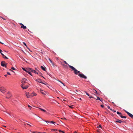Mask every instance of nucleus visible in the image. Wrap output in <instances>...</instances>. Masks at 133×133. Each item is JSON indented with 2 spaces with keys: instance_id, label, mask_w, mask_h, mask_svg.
Masks as SVG:
<instances>
[{
  "instance_id": "1",
  "label": "nucleus",
  "mask_w": 133,
  "mask_h": 133,
  "mask_svg": "<svg viewBox=\"0 0 133 133\" xmlns=\"http://www.w3.org/2000/svg\"><path fill=\"white\" fill-rule=\"evenodd\" d=\"M69 67L73 71H74V72L76 75H78L81 78H84L85 79L87 78L86 76H85L83 74H80V72L79 71H78L73 66L69 65L68 64Z\"/></svg>"
},
{
  "instance_id": "2",
  "label": "nucleus",
  "mask_w": 133,
  "mask_h": 133,
  "mask_svg": "<svg viewBox=\"0 0 133 133\" xmlns=\"http://www.w3.org/2000/svg\"><path fill=\"white\" fill-rule=\"evenodd\" d=\"M36 94L34 93L30 94L29 92H26V95L28 98L32 97L34 96H36Z\"/></svg>"
},
{
  "instance_id": "3",
  "label": "nucleus",
  "mask_w": 133,
  "mask_h": 133,
  "mask_svg": "<svg viewBox=\"0 0 133 133\" xmlns=\"http://www.w3.org/2000/svg\"><path fill=\"white\" fill-rule=\"evenodd\" d=\"M0 91L4 93L6 91V89L3 87H0Z\"/></svg>"
},
{
  "instance_id": "4",
  "label": "nucleus",
  "mask_w": 133,
  "mask_h": 133,
  "mask_svg": "<svg viewBox=\"0 0 133 133\" xmlns=\"http://www.w3.org/2000/svg\"><path fill=\"white\" fill-rule=\"evenodd\" d=\"M6 64H6V63L5 61H2L1 65L2 66H4L6 68L7 67L6 66Z\"/></svg>"
},
{
  "instance_id": "5",
  "label": "nucleus",
  "mask_w": 133,
  "mask_h": 133,
  "mask_svg": "<svg viewBox=\"0 0 133 133\" xmlns=\"http://www.w3.org/2000/svg\"><path fill=\"white\" fill-rule=\"evenodd\" d=\"M125 111L127 113L128 115L132 118L133 119V115L131 114H130L129 112H128L127 111L125 110Z\"/></svg>"
},
{
  "instance_id": "6",
  "label": "nucleus",
  "mask_w": 133,
  "mask_h": 133,
  "mask_svg": "<svg viewBox=\"0 0 133 133\" xmlns=\"http://www.w3.org/2000/svg\"><path fill=\"white\" fill-rule=\"evenodd\" d=\"M20 25H21V28H23L24 29H25L26 28V27L25 26H24V25L22 23H20Z\"/></svg>"
},
{
  "instance_id": "7",
  "label": "nucleus",
  "mask_w": 133,
  "mask_h": 133,
  "mask_svg": "<svg viewBox=\"0 0 133 133\" xmlns=\"http://www.w3.org/2000/svg\"><path fill=\"white\" fill-rule=\"evenodd\" d=\"M116 122L119 123H121L122 122H123L119 119H117L116 121Z\"/></svg>"
},
{
  "instance_id": "8",
  "label": "nucleus",
  "mask_w": 133,
  "mask_h": 133,
  "mask_svg": "<svg viewBox=\"0 0 133 133\" xmlns=\"http://www.w3.org/2000/svg\"><path fill=\"white\" fill-rule=\"evenodd\" d=\"M36 81L41 83H43V82H42V80L40 79H36Z\"/></svg>"
},
{
  "instance_id": "9",
  "label": "nucleus",
  "mask_w": 133,
  "mask_h": 133,
  "mask_svg": "<svg viewBox=\"0 0 133 133\" xmlns=\"http://www.w3.org/2000/svg\"><path fill=\"white\" fill-rule=\"evenodd\" d=\"M22 82V83L21 85V87H23L24 86L25 83H26V82L25 81H24V82Z\"/></svg>"
},
{
  "instance_id": "10",
  "label": "nucleus",
  "mask_w": 133,
  "mask_h": 133,
  "mask_svg": "<svg viewBox=\"0 0 133 133\" xmlns=\"http://www.w3.org/2000/svg\"><path fill=\"white\" fill-rule=\"evenodd\" d=\"M24 87H22L23 89H25L27 88L28 87V85H24Z\"/></svg>"
},
{
  "instance_id": "11",
  "label": "nucleus",
  "mask_w": 133,
  "mask_h": 133,
  "mask_svg": "<svg viewBox=\"0 0 133 133\" xmlns=\"http://www.w3.org/2000/svg\"><path fill=\"white\" fill-rule=\"evenodd\" d=\"M31 72H32L33 73H34L35 74H39V73L38 72H37L35 70H32V71H31Z\"/></svg>"
},
{
  "instance_id": "12",
  "label": "nucleus",
  "mask_w": 133,
  "mask_h": 133,
  "mask_svg": "<svg viewBox=\"0 0 133 133\" xmlns=\"http://www.w3.org/2000/svg\"><path fill=\"white\" fill-rule=\"evenodd\" d=\"M7 95L8 96L11 97L12 96V95L10 94L9 92H8L7 93Z\"/></svg>"
},
{
  "instance_id": "13",
  "label": "nucleus",
  "mask_w": 133,
  "mask_h": 133,
  "mask_svg": "<svg viewBox=\"0 0 133 133\" xmlns=\"http://www.w3.org/2000/svg\"><path fill=\"white\" fill-rule=\"evenodd\" d=\"M33 69L30 68H29L28 69H27V71H32V70Z\"/></svg>"
},
{
  "instance_id": "14",
  "label": "nucleus",
  "mask_w": 133,
  "mask_h": 133,
  "mask_svg": "<svg viewBox=\"0 0 133 133\" xmlns=\"http://www.w3.org/2000/svg\"><path fill=\"white\" fill-rule=\"evenodd\" d=\"M41 69L44 71H45L46 70L45 69L46 68L45 67L44 68L43 66H41Z\"/></svg>"
},
{
  "instance_id": "15",
  "label": "nucleus",
  "mask_w": 133,
  "mask_h": 133,
  "mask_svg": "<svg viewBox=\"0 0 133 133\" xmlns=\"http://www.w3.org/2000/svg\"><path fill=\"white\" fill-rule=\"evenodd\" d=\"M51 131L53 132H55L57 133V132H56V131H57V129H51Z\"/></svg>"
},
{
  "instance_id": "16",
  "label": "nucleus",
  "mask_w": 133,
  "mask_h": 133,
  "mask_svg": "<svg viewBox=\"0 0 133 133\" xmlns=\"http://www.w3.org/2000/svg\"><path fill=\"white\" fill-rule=\"evenodd\" d=\"M120 117L122 118H126V117L125 116H123L122 115L121 116H120Z\"/></svg>"
},
{
  "instance_id": "17",
  "label": "nucleus",
  "mask_w": 133,
  "mask_h": 133,
  "mask_svg": "<svg viewBox=\"0 0 133 133\" xmlns=\"http://www.w3.org/2000/svg\"><path fill=\"white\" fill-rule=\"evenodd\" d=\"M117 114H118L120 116H121L122 115V114L121 113L119 112L118 111L117 112Z\"/></svg>"
},
{
  "instance_id": "18",
  "label": "nucleus",
  "mask_w": 133,
  "mask_h": 133,
  "mask_svg": "<svg viewBox=\"0 0 133 133\" xmlns=\"http://www.w3.org/2000/svg\"><path fill=\"white\" fill-rule=\"evenodd\" d=\"M42 111L45 112H46V111L44 109H42L41 108H39Z\"/></svg>"
},
{
  "instance_id": "19",
  "label": "nucleus",
  "mask_w": 133,
  "mask_h": 133,
  "mask_svg": "<svg viewBox=\"0 0 133 133\" xmlns=\"http://www.w3.org/2000/svg\"><path fill=\"white\" fill-rule=\"evenodd\" d=\"M49 61H50V62H51V63H52V65L54 66V67L55 66L54 64L53 63H52V61L50 59H49Z\"/></svg>"
},
{
  "instance_id": "20",
  "label": "nucleus",
  "mask_w": 133,
  "mask_h": 133,
  "mask_svg": "<svg viewBox=\"0 0 133 133\" xmlns=\"http://www.w3.org/2000/svg\"><path fill=\"white\" fill-rule=\"evenodd\" d=\"M2 51L0 49V53L3 56H4V55L2 53Z\"/></svg>"
},
{
  "instance_id": "21",
  "label": "nucleus",
  "mask_w": 133,
  "mask_h": 133,
  "mask_svg": "<svg viewBox=\"0 0 133 133\" xmlns=\"http://www.w3.org/2000/svg\"><path fill=\"white\" fill-rule=\"evenodd\" d=\"M93 92H94V93H95L96 94H97V91L95 90H94Z\"/></svg>"
},
{
  "instance_id": "22",
  "label": "nucleus",
  "mask_w": 133,
  "mask_h": 133,
  "mask_svg": "<svg viewBox=\"0 0 133 133\" xmlns=\"http://www.w3.org/2000/svg\"><path fill=\"white\" fill-rule=\"evenodd\" d=\"M45 92H44V91H42V92H41L42 94H43V95H45Z\"/></svg>"
},
{
  "instance_id": "23",
  "label": "nucleus",
  "mask_w": 133,
  "mask_h": 133,
  "mask_svg": "<svg viewBox=\"0 0 133 133\" xmlns=\"http://www.w3.org/2000/svg\"><path fill=\"white\" fill-rule=\"evenodd\" d=\"M22 69H23V70H24V71H26V72H27V70H26L25 68H22Z\"/></svg>"
},
{
  "instance_id": "24",
  "label": "nucleus",
  "mask_w": 133,
  "mask_h": 133,
  "mask_svg": "<svg viewBox=\"0 0 133 133\" xmlns=\"http://www.w3.org/2000/svg\"><path fill=\"white\" fill-rule=\"evenodd\" d=\"M58 81L60 82L61 83H62L63 85L64 86H65V85H64V84L63 83V82H62L61 81Z\"/></svg>"
},
{
  "instance_id": "25",
  "label": "nucleus",
  "mask_w": 133,
  "mask_h": 133,
  "mask_svg": "<svg viewBox=\"0 0 133 133\" xmlns=\"http://www.w3.org/2000/svg\"><path fill=\"white\" fill-rule=\"evenodd\" d=\"M58 131H59V132H62L63 133H65V132H64V131H62L61 130H58Z\"/></svg>"
},
{
  "instance_id": "26",
  "label": "nucleus",
  "mask_w": 133,
  "mask_h": 133,
  "mask_svg": "<svg viewBox=\"0 0 133 133\" xmlns=\"http://www.w3.org/2000/svg\"><path fill=\"white\" fill-rule=\"evenodd\" d=\"M3 56V57L4 58H6V59H8V58H7V57H6L4 55V56Z\"/></svg>"
},
{
  "instance_id": "27",
  "label": "nucleus",
  "mask_w": 133,
  "mask_h": 133,
  "mask_svg": "<svg viewBox=\"0 0 133 133\" xmlns=\"http://www.w3.org/2000/svg\"><path fill=\"white\" fill-rule=\"evenodd\" d=\"M27 72H28V74H29L30 75H31V73L30 71H27Z\"/></svg>"
},
{
  "instance_id": "28",
  "label": "nucleus",
  "mask_w": 133,
  "mask_h": 133,
  "mask_svg": "<svg viewBox=\"0 0 133 133\" xmlns=\"http://www.w3.org/2000/svg\"><path fill=\"white\" fill-rule=\"evenodd\" d=\"M96 99V100H99L101 101H102L100 99V98L99 97H97V99Z\"/></svg>"
},
{
  "instance_id": "29",
  "label": "nucleus",
  "mask_w": 133,
  "mask_h": 133,
  "mask_svg": "<svg viewBox=\"0 0 133 133\" xmlns=\"http://www.w3.org/2000/svg\"><path fill=\"white\" fill-rule=\"evenodd\" d=\"M23 44L26 47H27V45H26V44L25 42H23Z\"/></svg>"
},
{
  "instance_id": "30",
  "label": "nucleus",
  "mask_w": 133,
  "mask_h": 133,
  "mask_svg": "<svg viewBox=\"0 0 133 133\" xmlns=\"http://www.w3.org/2000/svg\"><path fill=\"white\" fill-rule=\"evenodd\" d=\"M11 69L14 70H16V69L14 67H12Z\"/></svg>"
},
{
  "instance_id": "31",
  "label": "nucleus",
  "mask_w": 133,
  "mask_h": 133,
  "mask_svg": "<svg viewBox=\"0 0 133 133\" xmlns=\"http://www.w3.org/2000/svg\"><path fill=\"white\" fill-rule=\"evenodd\" d=\"M38 73L39 74L38 75H39L41 76V75H42V74L40 72H39Z\"/></svg>"
},
{
  "instance_id": "32",
  "label": "nucleus",
  "mask_w": 133,
  "mask_h": 133,
  "mask_svg": "<svg viewBox=\"0 0 133 133\" xmlns=\"http://www.w3.org/2000/svg\"><path fill=\"white\" fill-rule=\"evenodd\" d=\"M50 122L51 123H53V124H54V123H55V122H54L53 121H51V122Z\"/></svg>"
},
{
  "instance_id": "33",
  "label": "nucleus",
  "mask_w": 133,
  "mask_h": 133,
  "mask_svg": "<svg viewBox=\"0 0 133 133\" xmlns=\"http://www.w3.org/2000/svg\"><path fill=\"white\" fill-rule=\"evenodd\" d=\"M7 74H8L9 75H11V74L9 72H7Z\"/></svg>"
},
{
  "instance_id": "34",
  "label": "nucleus",
  "mask_w": 133,
  "mask_h": 133,
  "mask_svg": "<svg viewBox=\"0 0 133 133\" xmlns=\"http://www.w3.org/2000/svg\"><path fill=\"white\" fill-rule=\"evenodd\" d=\"M98 127V128H101V125H99V126H98V127Z\"/></svg>"
},
{
  "instance_id": "35",
  "label": "nucleus",
  "mask_w": 133,
  "mask_h": 133,
  "mask_svg": "<svg viewBox=\"0 0 133 133\" xmlns=\"http://www.w3.org/2000/svg\"><path fill=\"white\" fill-rule=\"evenodd\" d=\"M85 92L86 94L88 95V96H90V95H89V94L88 93H87V92Z\"/></svg>"
},
{
  "instance_id": "36",
  "label": "nucleus",
  "mask_w": 133,
  "mask_h": 133,
  "mask_svg": "<svg viewBox=\"0 0 133 133\" xmlns=\"http://www.w3.org/2000/svg\"><path fill=\"white\" fill-rule=\"evenodd\" d=\"M64 62L66 64H67L68 65V64H68V63L66 62V61H64Z\"/></svg>"
},
{
  "instance_id": "37",
  "label": "nucleus",
  "mask_w": 133,
  "mask_h": 133,
  "mask_svg": "<svg viewBox=\"0 0 133 133\" xmlns=\"http://www.w3.org/2000/svg\"><path fill=\"white\" fill-rule=\"evenodd\" d=\"M23 79V81H26L27 80V79L25 78H24Z\"/></svg>"
},
{
  "instance_id": "38",
  "label": "nucleus",
  "mask_w": 133,
  "mask_h": 133,
  "mask_svg": "<svg viewBox=\"0 0 133 133\" xmlns=\"http://www.w3.org/2000/svg\"><path fill=\"white\" fill-rule=\"evenodd\" d=\"M11 97L10 96H8V97H6V98L8 99H9Z\"/></svg>"
},
{
  "instance_id": "39",
  "label": "nucleus",
  "mask_w": 133,
  "mask_h": 133,
  "mask_svg": "<svg viewBox=\"0 0 133 133\" xmlns=\"http://www.w3.org/2000/svg\"><path fill=\"white\" fill-rule=\"evenodd\" d=\"M107 107L109 109H110V107L108 105L107 106Z\"/></svg>"
},
{
  "instance_id": "40",
  "label": "nucleus",
  "mask_w": 133,
  "mask_h": 133,
  "mask_svg": "<svg viewBox=\"0 0 133 133\" xmlns=\"http://www.w3.org/2000/svg\"><path fill=\"white\" fill-rule=\"evenodd\" d=\"M101 106L102 108H104V106L103 105H101Z\"/></svg>"
},
{
  "instance_id": "41",
  "label": "nucleus",
  "mask_w": 133,
  "mask_h": 133,
  "mask_svg": "<svg viewBox=\"0 0 133 133\" xmlns=\"http://www.w3.org/2000/svg\"><path fill=\"white\" fill-rule=\"evenodd\" d=\"M43 91V90L42 89H40V91L41 92H42Z\"/></svg>"
},
{
  "instance_id": "42",
  "label": "nucleus",
  "mask_w": 133,
  "mask_h": 133,
  "mask_svg": "<svg viewBox=\"0 0 133 133\" xmlns=\"http://www.w3.org/2000/svg\"><path fill=\"white\" fill-rule=\"evenodd\" d=\"M45 121L46 122H48V123H50V122L49 121Z\"/></svg>"
},
{
  "instance_id": "43",
  "label": "nucleus",
  "mask_w": 133,
  "mask_h": 133,
  "mask_svg": "<svg viewBox=\"0 0 133 133\" xmlns=\"http://www.w3.org/2000/svg\"><path fill=\"white\" fill-rule=\"evenodd\" d=\"M112 111H113L114 112H116V111L114 110H113Z\"/></svg>"
},
{
  "instance_id": "44",
  "label": "nucleus",
  "mask_w": 133,
  "mask_h": 133,
  "mask_svg": "<svg viewBox=\"0 0 133 133\" xmlns=\"http://www.w3.org/2000/svg\"><path fill=\"white\" fill-rule=\"evenodd\" d=\"M69 107H70V108H73V107H72V106H69Z\"/></svg>"
},
{
  "instance_id": "45",
  "label": "nucleus",
  "mask_w": 133,
  "mask_h": 133,
  "mask_svg": "<svg viewBox=\"0 0 133 133\" xmlns=\"http://www.w3.org/2000/svg\"><path fill=\"white\" fill-rule=\"evenodd\" d=\"M89 98H94L93 97H92V96H90V97H89Z\"/></svg>"
},
{
  "instance_id": "46",
  "label": "nucleus",
  "mask_w": 133,
  "mask_h": 133,
  "mask_svg": "<svg viewBox=\"0 0 133 133\" xmlns=\"http://www.w3.org/2000/svg\"><path fill=\"white\" fill-rule=\"evenodd\" d=\"M1 17L3 19H4V20H6L4 18L2 17Z\"/></svg>"
},
{
  "instance_id": "47",
  "label": "nucleus",
  "mask_w": 133,
  "mask_h": 133,
  "mask_svg": "<svg viewBox=\"0 0 133 133\" xmlns=\"http://www.w3.org/2000/svg\"><path fill=\"white\" fill-rule=\"evenodd\" d=\"M27 124L28 125H29L30 126H31V125H30L29 124Z\"/></svg>"
},
{
  "instance_id": "48",
  "label": "nucleus",
  "mask_w": 133,
  "mask_h": 133,
  "mask_svg": "<svg viewBox=\"0 0 133 133\" xmlns=\"http://www.w3.org/2000/svg\"><path fill=\"white\" fill-rule=\"evenodd\" d=\"M0 43H1V44H3V43H2V42H1L0 41Z\"/></svg>"
},
{
  "instance_id": "49",
  "label": "nucleus",
  "mask_w": 133,
  "mask_h": 133,
  "mask_svg": "<svg viewBox=\"0 0 133 133\" xmlns=\"http://www.w3.org/2000/svg\"><path fill=\"white\" fill-rule=\"evenodd\" d=\"M63 119H65V120H66V118H65V117H64Z\"/></svg>"
},
{
  "instance_id": "50",
  "label": "nucleus",
  "mask_w": 133,
  "mask_h": 133,
  "mask_svg": "<svg viewBox=\"0 0 133 133\" xmlns=\"http://www.w3.org/2000/svg\"><path fill=\"white\" fill-rule=\"evenodd\" d=\"M28 107H31V106H30V105H28Z\"/></svg>"
},
{
  "instance_id": "51",
  "label": "nucleus",
  "mask_w": 133,
  "mask_h": 133,
  "mask_svg": "<svg viewBox=\"0 0 133 133\" xmlns=\"http://www.w3.org/2000/svg\"><path fill=\"white\" fill-rule=\"evenodd\" d=\"M7 75H4V76H5L6 77H7Z\"/></svg>"
},
{
  "instance_id": "52",
  "label": "nucleus",
  "mask_w": 133,
  "mask_h": 133,
  "mask_svg": "<svg viewBox=\"0 0 133 133\" xmlns=\"http://www.w3.org/2000/svg\"><path fill=\"white\" fill-rule=\"evenodd\" d=\"M3 126L5 127H6V126H4V125H3Z\"/></svg>"
},
{
  "instance_id": "53",
  "label": "nucleus",
  "mask_w": 133,
  "mask_h": 133,
  "mask_svg": "<svg viewBox=\"0 0 133 133\" xmlns=\"http://www.w3.org/2000/svg\"><path fill=\"white\" fill-rule=\"evenodd\" d=\"M110 110H112V109H111L110 108Z\"/></svg>"
},
{
  "instance_id": "54",
  "label": "nucleus",
  "mask_w": 133,
  "mask_h": 133,
  "mask_svg": "<svg viewBox=\"0 0 133 133\" xmlns=\"http://www.w3.org/2000/svg\"><path fill=\"white\" fill-rule=\"evenodd\" d=\"M74 133H77V132H75Z\"/></svg>"
},
{
  "instance_id": "55",
  "label": "nucleus",
  "mask_w": 133,
  "mask_h": 133,
  "mask_svg": "<svg viewBox=\"0 0 133 133\" xmlns=\"http://www.w3.org/2000/svg\"><path fill=\"white\" fill-rule=\"evenodd\" d=\"M10 70L11 71H13V72H14V71H12V70H11V69H10Z\"/></svg>"
},
{
  "instance_id": "56",
  "label": "nucleus",
  "mask_w": 133,
  "mask_h": 133,
  "mask_svg": "<svg viewBox=\"0 0 133 133\" xmlns=\"http://www.w3.org/2000/svg\"><path fill=\"white\" fill-rule=\"evenodd\" d=\"M79 99L80 100H81V98H79Z\"/></svg>"
},
{
  "instance_id": "57",
  "label": "nucleus",
  "mask_w": 133,
  "mask_h": 133,
  "mask_svg": "<svg viewBox=\"0 0 133 133\" xmlns=\"http://www.w3.org/2000/svg\"><path fill=\"white\" fill-rule=\"evenodd\" d=\"M35 69L36 70H37V69L36 68H35Z\"/></svg>"
},
{
  "instance_id": "58",
  "label": "nucleus",
  "mask_w": 133,
  "mask_h": 133,
  "mask_svg": "<svg viewBox=\"0 0 133 133\" xmlns=\"http://www.w3.org/2000/svg\"><path fill=\"white\" fill-rule=\"evenodd\" d=\"M43 83V84H45V83Z\"/></svg>"
},
{
  "instance_id": "59",
  "label": "nucleus",
  "mask_w": 133,
  "mask_h": 133,
  "mask_svg": "<svg viewBox=\"0 0 133 133\" xmlns=\"http://www.w3.org/2000/svg\"><path fill=\"white\" fill-rule=\"evenodd\" d=\"M98 115H99V114L98 113Z\"/></svg>"
},
{
  "instance_id": "60",
  "label": "nucleus",
  "mask_w": 133,
  "mask_h": 133,
  "mask_svg": "<svg viewBox=\"0 0 133 133\" xmlns=\"http://www.w3.org/2000/svg\"><path fill=\"white\" fill-rule=\"evenodd\" d=\"M61 119H63V118H61Z\"/></svg>"
},
{
  "instance_id": "61",
  "label": "nucleus",
  "mask_w": 133,
  "mask_h": 133,
  "mask_svg": "<svg viewBox=\"0 0 133 133\" xmlns=\"http://www.w3.org/2000/svg\"><path fill=\"white\" fill-rule=\"evenodd\" d=\"M76 91L77 92V90H76Z\"/></svg>"
},
{
  "instance_id": "62",
  "label": "nucleus",
  "mask_w": 133,
  "mask_h": 133,
  "mask_svg": "<svg viewBox=\"0 0 133 133\" xmlns=\"http://www.w3.org/2000/svg\"><path fill=\"white\" fill-rule=\"evenodd\" d=\"M0 133H1V132H0Z\"/></svg>"
}]
</instances>
